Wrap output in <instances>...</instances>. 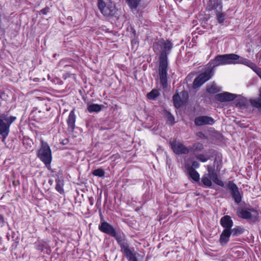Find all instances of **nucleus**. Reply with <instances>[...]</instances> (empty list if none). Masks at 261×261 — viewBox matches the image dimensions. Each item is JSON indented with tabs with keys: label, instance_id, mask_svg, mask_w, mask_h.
<instances>
[{
	"label": "nucleus",
	"instance_id": "f257e3e1",
	"mask_svg": "<svg viewBox=\"0 0 261 261\" xmlns=\"http://www.w3.org/2000/svg\"><path fill=\"white\" fill-rule=\"evenodd\" d=\"M173 46L169 40L161 38L156 41L153 46L155 52L159 51V75L160 84L163 88L168 86L167 71L168 67V56Z\"/></svg>",
	"mask_w": 261,
	"mask_h": 261
},
{
	"label": "nucleus",
	"instance_id": "f03ea898",
	"mask_svg": "<svg viewBox=\"0 0 261 261\" xmlns=\"http://www.w3.org/2000/svg\"><path fill=\"white\" fill-rule=\"evenodd\" d=\"M242 59H243L242 57H240L237 54H224L217 55L214 59L211 60L208 64L210 66H211L214 69L216 67L220 65L241 64Z\"/></svg>",
	"mask_w": 261,
	"mask_h": 261
},
{
	"label": "nucleus",
	"instance_id": "7ed1b4c3",
	"mask_svg": "<svg viewBox=\"0 0 261 261\" xmlns=\"http://www.w3.org/2000/svg\"><path fill=\"white\" fill-rule=\"evenodd\" d=\"M97 6L102 15L110 19H118L120 14L112 0H98Z\"/></svg>",
	"mask_w": 261,
	"mask_h": 261
},
{
	"label": "nucleus",
	"instance_id": "20e7f679",
	"mask_svg": "<svg viewBox=\"0 0 261 261\" xmlns=\"http://www.w3.org/2000/svg\"><path fill=\"white\" fill-rule=\"evenodd\" d=\"M237 215L240 218L247 220L248 221L256 222L259 221L258 211L250 204L238 207L237 208Z\"/></svg>",
	"mask_w": 261,
	"mask_h": 261
},
{
	"label": "nucleus",
	"instance_id": "39448f33",
	"mask_svg": "<svg viewBox=\"0 0 261 261\" xmlns=\"http://www.w3.org/2000/svg\"><path fill=\"white\" fill-rule=\"evenodd\" d=\"M37 155L44 164L48 170L51 171L50 166L52 161L51 151L47 143L41 141V146L37 152Z\"/></svg>",
	"mask_w": 261,
	"mask_h": 261
},
{
	"label": "nucleus",
	"instance_id": "423d86ee",
	"mask_svg": "<svg viewBox=\"0 0 261 261\" xmlns=\"http://www.w3.org/2000/svg\"><path fill=\"white\" fill-rule=\"evenodd\" d=\"M16 119L15 116H7L5 114L0 115V135L3 137V142H4L8 137L10 132V125Z\"/></svg>",
	"mask_w": 261,
	"mask_h": 261
},
{
	"label": "nucleus",
	"instance_id": "0eeeda50",
	"mask_svg": "<svg viewBox=\"0 0 261 261\" xmlns=\"http://www.w3.org/2000/svg\"><path fill=\"white\" fill-rule=\"evenodd\" d=\"M214 69L207 64L205 71L194 79L193 84V88L196 89L200 87L212 77Z\"/></svg>",
	"mask_w": 261,
	"mask_h": 261
},
{
	"label": "nucleus",
	"instance_id": "6e6552de",
	"mask_svg": "<svg viewBox=\"0 0 261 261\" xmlns=\"http://www.w3.org/2000/svg\"><path fill=\"white\" fill-rule=\"evenodd\" d=\"M226 189L236 203L239 204L242 201L243 193L240 191L237 185L233 181L230 180L228 182Z\"/></svg>",
	"mask_w": 261,
	"mask_h": 261
},
{
	"label": "nucleus",
	"instance_id": "1a4fd4ad",
	"mask_svg": "<svg viewBox=\"0 0 261 261\" xmlns=\"http://www.w3.org/2000/svg\"><path fill=\"white\" fill-rule=\"evenodd\" d=\"M221 226L224 228V230L220 236L219 242L229 234V230L233 225V222L230 216L225 215L222 217L220 221Z\"/></svg>",
	"mask_w": 261,
	"mask_h": 261
},
{
	"label": "nucleus",
	"instance_id": "9d476101",
	"mask_svg": "<svg viewBox=\"0 0 261 261\" xmlns=\"http://www.w3.org/2000/svg\"><path fill=\"white\" fill-rule=\"evenodd\" d=\"M99 230L110 236L114 238L118 233V230L116 229L107 222L100 223L98 225Z\"/></svg>",
	"mask_w": 261,
	"mask_h": 261
},
{
	"label": "nucleus",
	"instance_id": "9b49d317",
	"mask_svg": "<svg viewBox=\"0 0 261 261\" xmlns=\"http://www.w3.org/2000/svg\"><path fill=\"white\" fill-rule=\"evenodd\" d=\"M244 228L241 226H237L233 228H231L229 230V234L227 236L224 237V238L219 242L221 246L226 245L229 241L230 236L233 237H237L243 233L244 232Z\"/></svg>",
	"mask_w": 261,
	"mask_h": 261
},
{
	"label": "nucleus",
	"instance_id": "f8f14e48",
	"mask_svg": "<svg viewBox=\"0 0 261 261\" xmlns=\"http://www.w3.org/2000/svg\"><path fill=\"white\" fill-rule=\"evenodd\" d=\"M114 238L115 239L120 246L121 252L129 248L127 238L121 230L118 229V233Z\"/></svg>",
	"mask_w": 261,
	"mask_h": 261
},
{
	"label": "nucleus",
	"instance_id": "ddd939ff",
	"mask_svg": "<svg viewBox=\"0 0 261 261\" xmlns=\"http://www.w3.org/2000/svg\"><path fill=\"white\" fill-rule=\"evenodd\" d=\"M170 145L173 152L176 154H188L190 150L183 144L176 141L170 142Z\"/></svg>",
	"mask_w": 261,
	"mask_h": 261
},
{
	"label": "nucleus",
	"instance_id": "4468645a",
	"mask_svg": "<svg viewBox=\"0 0 261 261\" xmlns=\"http://www.w3.org/2000/svg\"><path fill=\"white\" fill-rule=\"evenodd\" d=\"M194 123L196 126L213 125L215 123V120L211 117L207 116H201L196 117L195 118Z\"/></svg>",
	"mask_w": 261,
	"mask_h": 261
},
{
	"label": "nucleus",
	"instance_id": "2eb2a0df",
	"mask_svg": "<svg viewBox=\"0 0 261 261\" xmlns=\"http://www.w3.org/2000/svg\"><path fill=\"white\" fill-rule=\"evenodd\" d=\"M223 3L222 0H209L207 3L206 9L210 11L214 10L215 12L222 10Z\"/></svg>",
	"mask_w": 261,
	"mask_h": 261
},
{
	"label": "nucleus",
	"instance_id": "dca6fc26",
	"mask_svg": "<svg viewBox=\"0 0 261 261\" xmlns=\"http://www.w3.org/2000/svg\"><path fill=\"white\" fill-rule=\"evenodd\" d=\"M237 97V95L227 92H224L215 95V98L220 102L230 101Z\"/></svg>",
	"mask_w": 261,
	"mask_h": 261
},
{
	"label": "nucleus",
	"instance_id": "f3484780",
	"mask_svg": "<svg viewBox=\"0 0 261 261\" xmlns=\"http://www.w3.org/2000/svg\"><path fill=\"white\" fill-rule=\"evenodd\" d=\"M241 64L245 65L252 69L261 78V68L248 59L243 57Z\"/></svg>",
	"mask_w": 261,
	"mask_h": 261
},
{
	"label": "nucleus",
	"instance_id": "a211bd4d",
	"mask_svg": "<svg viewBox=\"0 0 261 261\" xmlns=\"http://www.w3.org/2000/svg\"><path fill=\"white\" fill-rule=\"evenodd\" d=\"M75 120L76 116L74 114V110H72L70 111L67 120L68 129L71 132H73L75 129Z\"/></svg>",
	"mask_w": 261,
	"mask_h": 261
},
{
	"label": "nucleus",
	"instance_id": "6ab92c4d",
	"mask_svg": "<svg viewBox=\"0 0 261 261\" xmlns=\"http://www.w3.org/2000/svg\"><path fill=\"white\" fill-rule=\"evenodd\" d=\"M134 251V249L133 248H129L122 251V252L124 254L125 257L128 261H137L138 260L133 253Z\"/></svg>",
	"mask_w": 261,
	"mask_h": 261
},
{
	"label": "nucleus",
	"instance_id": "aec40b11",
	"mask_svg": "<svg viewBox=\"0 0 261 261\" xmlns=\"http://www.w3.org/2000/svg\"><path fill=\"white\" fill-rule=\"evenodd\" d=\"M105 106L103 105L93 103L88 105L87 110L89 113H98Z\"/></svg>",
	"mask_w": 261,
	"mask_h": 261
},
{
	"label": "nucleus",
	"instance_id": "412c9836",
	"mask_svg": "<svg viewBox=\"0 0 261 261\" xmlns=\"http://www.w3.org/2000/svg\"><path fill=\"white\" fill-rule=\"evenodd\" d=\"M164 115L168 124L172 126L175 124L174 117L170 112L165 110L164 111Z\"/></svg>",
	"mask_w": 261,
	"mask_h": 261
},
{
	"label": "nucleus",
	"instance_id": "4be33fe9",
	"mask_svg": "<svg viewBox=\"0 0 261 261\" xmlns=\"http://www.w3.org/2000/svg\"><path fill=\"white\" fill-rule=\"evenodd\" d=\"M173 102L176 108H179L181 107L184 102L181 99L180 96L178 93H176L173 96Z\"/></svg>",
	"mask_w": 261,
	"mask_h": 261
},
{
	"label": "nucleus",
	"instance_id": "5701e85b",
	"mask_svg": "<svg viewBox=\"0 0 261 261\" xmlns=\"http://www.w3.org/2000/svg\"><path fill=\"white\" fill-rule=\"evenodd\" d=\"M132 10H136L140 4L141 0H125Z\"/></svg>",
	"mask_w": 261,
	"mask_h": 261
},
{
	"label": "nucleus",
	"instance_id": "b1692460",
	"mask_svg": "<svg viewBox=\"0 0 261 261\" xmlns=\"http://www.w3.org/2000/svg\"><path fill=\"white\" fill-rule=\"evenodd\" d=\"M190 177L195 181H199L200 179L199 174L195 170L187 169Z\"/></svg>",
	"mask_w": 261,
	"mask_h": 261
},
{
	"label": "nucleus",
	"instance_id": "393cba45",
	"mask_svg": "<svg viewBox=\"0 0 261 261\" xmlns=\"http://www.w3.org/2000/svg\"><path fill=\"white\" fill-rule=\"evenodd\" d=\"M250 102L253 107L257 108L261 112V89L260 90L259 97L257 99H251Z\"/></svg>",
	"mask_w": 261,
	"mask_h": 261
},
{
	"label": "nucleus",
	"instance_id": "a878e982",
	"mask_svg": "<svg viewBox=\"0 0 261 261\" xmlns=\"http://www.w3.org/2000/svg\"><path fill=\"white\" fill-rule=\"evenodd\" d=\"M216 19L218 22L220 24H222L226 18V14L224 12H222V10L219 11L215 12Z\"/></svg>",
	"mask_w": 261,
	"mask_h": 261
},
{
	"label": "nucleus",
	"instance_id": "bb28decb",
	"mask_svg": "<svg viewBox=\"0 0 261 261\" xmlns=\"http://www.w3.org/2000/svg\"><path fill=\"white\" fill-rule=\"evenodd\" d=\"M201 182L203 185L206 187H210L212 184L211 179L208 174H205L202 176Z\"/></svg>",
	"mask_w": 261,
	"mask_h": 261
},
{
	"label": "nucleus",
	"instance_id": "cd10ccee",
	"mask_svg": "<svg viewBox=\"0 0 261 261\" xmlns=\"http://www.w3.org/2000/svg\"><path fill=\"white\" fill-rule=\"evenodd\" d=\"M204 148L203 145L199 142H196L193 144L190 148V150L193 152H199Z\"/></svg>",
	"mask_w": 261,
	"mask_h": 261
},
{
	"label": "nucleus",
	"instance_id": "c85d7f7f",
	"mask_svg": "<svg viewBox=\"0 0 261 261\" xmlns=\"http://www.w3.org/2000/svg\"><path fill=\"white\" fill-rule=\"evenodd\" d=\"M56 190L60 194L64 193V189L63 186L64 183L63 181L60 179L59 178L56 179Z\"/></svg>",
	"mask_w": 261,
	"mask_h": 261
},
{
	"label": "nucleus",
	"instance_id": "c756f323",
	"mask_svg": "<svg viewBox=\"0 0 261 261\" xmlns=\"http://www.w3.org/2000/svg\"><path fill=\"white\" fill-rule=\"evenodd\" d=\"M160 95V92L156 89H153L147 93V97L151 100H155Z\"/></svg>",
	"mask_w": 261,
	"mask_h": 261
},
{
	"label": "nucleus",
	"instance_id": "7c9ffc66",
	"mask_svg": "<svg viewBox=\"0 0 261 261\" xmlns=\"http://www.w3.org/2000/svg\"><path fill=\"white\" fill-rule=\"evenodd\" d=\"M248 102L246 98H241L238 99V102L236 104L237 107H239L241 109H245L247 107Z\"/></svg>",
	"mask_w": 261,
	"mask_h": 261
},
{
	"label": "nucleus",
	"instance_id": "2f4dec72",
	"mask_svg": "<svg viewBox=\"0 0 261 261\" xmlns=\"http://www.w3.org/2000/svg\"><path fill=\"white\" fill-rule=\"evenodd\" d=\"M220 91V88L215 84L212 85L210 87L207 88V92L211 94H215Z\"/></svg>",
	"mask_w": 261,
	"mask_h": 261
},
{
	"label": "nucleus",
	"instance_id": "473e14b6",
	"mask_svg": "<svg viewBox=\"0 0 261 261\" xmlns=\"http://www.w3.org/2000/svg\"><path fill=\"white\" fill-rule=\"evenodd\" d=\"M93 175L98 177H102L105 176V171L102 168H98L93 171Z\"/></svg>",
	"mask_w": 261,
	"mask_h": 261
},
{
	"label": "nucleus",
	"instance_id": "72a5a7b5",
	"mask_svg": "<svg viewBox=\"0 0 261 261\" xmlns=\"http://www.w3.org/2000/svg\"><path fill=\"white\" fill-rule=\"evenodd\" d=\"M199 166H200V164L198 162L193 161L192 162L191 166L187 167V169L195 170V169L198 168L199 167Z\"/></svg>",
	"mask_w": 261,
	"mask_h": 261
},
{
	"label": "nucleus",
	"instance_id": "f704fd0d",
	"mask_svg": "<svg viewBox=\"0 0 261 261\" xmlns=\"http://www.w3.org/2000/svg\"><path fill=\"white\" fill-rule=\"evenodd\" d=\"M196 159L202 162H205L208 160V158L203 154H199L196 155Z\"/></svg>",
	"mask_w": 261,
	"mask_h": 261
},
{
	"label": "nucleus",
	"instance_id": "c9c22d12",
	"mask_svg": "<svg viewBox=\"0 0 261 261\" xmlns=\"http://www.w3.org/2000/svg\"><path fill=\"white\" fill-rule=\"evenodd\" d=\"M216 184L222 187H224V184L223 183V182L219 178H217V179H216L215 180H214L213 181Z\"/></svg>",
	"mask_w": 261,
	"mask_h": 261
},
{
	"label": "nucleus",
	"instance_id": "e433bc0d",
	"mask_svg": "<svg viewBox=\"0 0 261 261\" xmlns=\"http://www.w3.org/2000/svg\"><path fill=\"white\" fill-rule=\"evenodd\" d=\"M49 8L48 7H46L44 9H42L39 11V14H43V15H46L47 13L49 12Z\"/></svg>",
	"mask_w": 261,
	"mask_h": 261
},
{
	"label": "nucleus",
	"instance_id": "4c0bfd02",
	"mask_svg": "<svg viewBox=\"0 0 261 261\" xmlns=\"http://www.w3.org/2000/svg\"><path fill=\"white\" fill-rule=\"evenodd\" d=\"M209 176L210 177L211 179L213 181L218 178V174L216 172L214 173H212L211 174H209Z\"/></svg>",
	"mask_w": 261,
	"mask_h": 261
},
{
	"label": "nucleus",
	"instance_id": "58836bf2",
	"mask_svg": "<svg viewBox=\"0 0 261 261\" xmlns=\"http://www.w3.org/2000/svg\"><path fill=\"white\" fill-rule=\"evenodd\" d=\"M4 218L1 214H0V227H2L4 225Z\"/></svg>",
	"mask_w": 261,
	"mask_h": 261
},
{
	"label": "nucleus",
	"instance_id": "ea45409f",
	"mask_svg": "<svg viewBox=\"0 0 261 261\" xmlns=\"http://www.w3.org/2000/svg\"><path fill=\"white\" fill-rule=\"evenodd\" d=\"M208 174H211L212 173L215 172V170L212 167L208 168Z\"/></svg>",
	"mask_w": 261,
	"mask_h": 261
},
{
	"label": "nucleus",
	"instance_id": "a19ab883",
	"mask_svg": "<svg viewBox=\"0 0 261 261\" xmlns=\"http://www.w3.org/2000/svg\"><path fill=\"white\" fill-rule=\"evenodd\" d=\"M68 142H69V140H68V139H63V140H62V143H62L63 145H66V144H67L68 143Z\"/></svg>",
	"mask_w": 261,
	"mask_h": 261
},
{
	"label": "nucleus",
	"instance_id": "79ce46f5",
	"mask_svg": "<svg viewBox=\"0 0 261 261\" xmlns=\"http://www.w3.org/2000/svg\"><path fill=\"white\" fill-rule=\"evenodd\" d=\"M100 223H102V222H106L104 220L103 217L101 214H100Z\"/></svg>",
	"mask_w": 261,
	"mask_h": 261
},
{
	"label": "nucleus",
	"instance_id": "37998d69",
	"mask_svg": "<svg viewBox=\"0 0 261 261\" xmlns=\"http://www.w3.org/2000/svg\"><path fill=\"white\" fill-rule=\"evenodd\" d=\"M89 201H90V203L91 204V205H92L93 204V202H92V200L91 199H89Z\"/></svg>",
	"mask_w": 261,
	"mask_h": 261
},
{
	"label": "nucleus",
	"instance_id": "c03bdc74",
	"mask_svg": "<svg viewBox=\"0 0 261 261\" xmlns=\"http://www.w3.org/2000/svg\"><path fill=\"white\" fill-rule=\"evenodd\" d=\"M53 182V180H49V181H48V182H49L50 185H51V184H52Z\"/></svg>",
	"mask_w": 261,
	"mask_h": 261
},
{
	"label": "nucleus",
	"instance_id": "a18cd8bd",
	"mask_svg": "<svg viewBox=\"0 0 261 261\" xmlns=\"http://www.w3.org/2000/svg\"><path fill=\"white\" fill-rule=\"evenodd\" d=\"M67 19H68V20H72V17H71V16H69V17H68Z\"/></svg>",
	"mask_w": 261,
	"mask_h": 261
},
{
	"label": "nucleus",
	"instance_id": "49530a36",
	"mask_svg": "<svg viewBox=\"0 0 261 261\" xmlns=\"http://www.w3.org/2000/svg\"><path fill=\"white\" fill-rule=\"evenodd\" d=\"M137 261H138V260H137Z\"/></svg>",
	"mask_w": 261,
	"mask_h": 261
}]
</instances>
